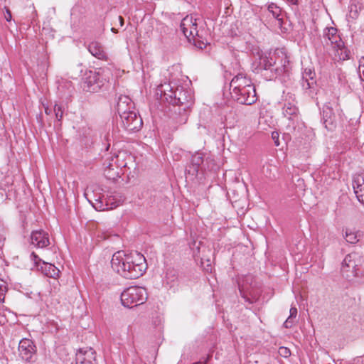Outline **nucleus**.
I'll return each mask as SVG.
<instances>
[{
  "instance_id": "f257e3e1",
  "label": "nucleus",
  "mask_w": 364,
  "mask_h": 364,
  "mask_svg": "<svg viewBox=\"0 0 364 364\" xmlns=\"http://www.w3.org/2000/svg\"><path fill=\"white\" fill-rule=\"evenodd\" d=\"M111 266L114 271L128 279L140 277L147 268L145 257L137 252L129 254L124 251L115 252L112 255Z\"/></svg>"
},
{
  "instance_id": "f03ea898",
  "label": "nucleus",
  "mask_w": 364,
  "mask_h": 364,
  "mask_svg": "<svg viewBox=\"0 0 364 364\" xmlns=\"http://www.w3.org/2000/svg\"><path fill=\"white\" fill-rule=\"evenodd\" d=\"M156 95H159L161 100L170 105L182 107L183 111L189 109L193 103V96L191 90L172 83L159 85Z\"/></svg>"
},
{
  "instance_id": "7ed1b4c3",
  "label": "nucleus",
  "mask_w": 364,
  "mask_h": 364,
  "mask_svg": "<svg viewBox=\"0 0 364 364\" xmlns=\"http://www.w3.org/2000/svg\"><path fill=\"white\" fill-rule=\"evenodd\" d=\"M230 90L233 100L240 105H251L257 100L255 85L245 73L234 76L230 83Z\"/></svg>"
},
{
  "instance_id": "20e7f679",
  "label": "nucleus",
  "mask_w": 364,
  "mask_h": 364,
  "mask_svg": "<svg viewBox=\"0 0 364 364\" xmlns=\"http://www.w3.org/2000/svg\"><path fill=\"white\" fill-rule=\"evenodd\" d=\"M341 113L339 97L331 92L329 101L325 102L321 111V122L324 127L331 132L335 130Z\"/></svg>"
},
{
  "instance_id": "39448f33",
  "label": "nucleus",
  "mask_w": 364,
  "mask_h": 364,
  "mask_svg": "<svg viewBox=\"0 0 364 364\" xmlns=\"http://www.w3.org/2000/svg\"><path fill=\"white\" fill-rule=\"evenodd\" d=\"M322 43L323 46L331 45L335 51V59L346 60L350 58V52L334 27H326L323 32Z\"/></svg>"
},
{
  "instance_id": "423d86ee",
  "label": "nucleus",
  "mask_w": 364,
  "mask_h": 364,
  "mask_svg": "<svg viewBox=\"0 0 364 364\" xmlns=\"http://www.w3.org/2000/svg\"><path fill=\"white\" fill-rule=\"evenodd\" d=\"M180 30L186 36L190 43L200 48L203 49L206 47L208 42L199 34L197 29L196 19L191 16H186L183 18L180 24Z\"/></svg>"
},
{
  "instance_id": "0eeeda50",
  "label": "nucleus",
  "mask_w": 364,
  "mask_h": 364,
  "mask_svg": "<svg viewBox=\"0 0 364 364\" xmlns=\"http://www.w3.org/2000/svg\"><path fill=\"white\" fill-rule=\"evenodd\" d=\"M85 66L82 63H79L76 66V69L80 71V74L83 72ZM82 76V89L88 92H97L100 90L105 84V80L100 73L92 70H85Z\"/></svg>"
},
{
  "instance_id": "6e6552de",
  "label": "nucleus",
  "mask_w": 364,
  "mask_h": 364,
  "mask_svg": "<svg viewBox=\"0 0 364 364\" xmlns=\"http://www.w3.org/2000/svg\"><path fill=\"white\" fill-rule=\"evenodd\" d=\"M363 262V257L359 254L352 252L347 255L342 262L341 268L343 277L350 280L359 276L361 273Z\"/></svg>"
},
{
  "instance_id": "1a4fd4ad",
  "label": "nucleus",
  "mask_w": 364,
  "mask_h": 364,
  "mask_svg": "<svg viewBox=\"0 0 364 364\" xmlns=\"http://www.w3.org/2000/svg\"><path fill=\"white\" fill-rule=\"evenodd\" d=\"M147 299V292L145 288L141 287H130L121 294V301L124 306L133 308L144 304Z\"/></svg>"
},
{
  "instance_id": "9d476101",
  "label": "nucleus",
  "mask_w": 364,
  "mask_h": 364,
  "mask_svg": "<svg viewBox=\"0 0 364 364\" xmlns=\"http://www.w3.org/2000/svg\"><path fill=\"white\" fill-rule=\"evenodd\" d=\"M291 72V66L289 60L285 57L281 60L280 65L275 63L274 67L271 70L269 73H264L266 79L269 80L279 77L282 81H286L289 79Z\"/></svg>"
},
{
  "instance_id": "9b49d317",
  "label": "nucleus",
  "mask_w": 364,
  "mask_h": 364,
  "mask_svg": "<svg viewBox=\"0 0 364 364\" xmlns=\"http://www.w3.org/2000/svg\"><path fill=\"white\" fill-rule=\"evenodd\" d=\"M120 119L123 127L128 132L139 131L143 125L142 119L136 110L127 113Z\"/></svg>"
},
{
  "instance_id": "f8f14e48",
  "label": "nucleus",
  "mask_w": 364,
  "mask_h": 364,
  "mask_svg": "<svg viewBox=\"0 0 364 364\" xmlns=\"http://www.w3.org/2000/svg\"><path fill=\"white\" fill-rule=\"evenodd\" d=\"M20 357L26 362L34 361L36 353V348L33 342L28 338L22 339L18 344Z\"/></svg>"
},
{
  "instance_id": "ddd939ff",
  "label": "nucleus",
  "mask_w": 364,
  "mask_h": 364,
  "mask_svg": "<svg viewBox=\"0 0 364 364\" xmlns=\"http://www.w3.org/2000/svg\"><path fill=\"white\" fill-rule=\"evenodd\" d=\"M291 98V96H289V100L287 99L284 100L282 114L284 117L292 122L294 124L299 119V111L294 99Z\"/></svg>"
},
{
  "instance_id": "4468645a",
  "label": "nucleus",
  "mask_w": 364,
  "mask_h": 364,
  "mask_svg": "<svg viewBox=\"0 0 364 364\" xmlns=\"http://www.w3.org/2000/svg\"><path fill=\"white\" fill-rule=\"evenodd\" d=\"M76 364H97L95 351L87 347L79 349L76 353Z\"/></svg>"
},
{
  "instance_id": "2eb2a0df",
  "label": "nucleus",
  "mask_w": 364,
  "mask_h": 364,
  "mask_svg": "<svg viewBox=\"0 0 364 364\" xmlns=\"http://www.w3.org/2000/svg\"><path fill=\"white\" fill-rule=\"evenodd\" d=\"M135 110L134 104L132 99L127 95H120L117 103V111L120 117L126 115L130 112Z\"/></svg>"
},
{
  "instance_id": "dca6fc26",
  "label": "nucleus",
  "mask_w": 364,
  "mask_h": 364,
  "mask_svg": "<svg viewBox=\"0 0 364 364\" xmlns=\"http://www.w3.org/2000/svg\"><path fill=\"white\" fill-rule=\"evenodd\" d=\"M203 155L201 153L197 152L192 156L191 164L186 168V174L188 176H196L200 168L201 165L203 164Z\"/></svg>"
},
{
  "instance_id": "f3484780",
  "label": "nucleus",
  "mask_w": 364,
  "mask_h": 364,
  "mask_svg": "<svg viewBox=\"0 0 364 364\" xmlns=\"http://www.w3.org/2000/svg\"><path fill=\"white\" fill-rule=\"evenodd\" d=\"M31 241L38 248L46 247L50 244L48 234L43 230H33L31 235Z\"/></svg>"
},
{
  "instance_id": "a211bd4d",
  "label": "nucleus",
  "mask_w": 364,
  "mask_h": 364,
  "mask_svg": "<svg viewBox=\"0 0 364 364\" xmlns=\"http://www.w3.org/2000/svg\"><path fill=\"white\" fill-rule=\"evenodd\" d=\"M353 80L360 84H361L362 82H364V56H363L359 60V68L357 75H350L348 79H346V83L348 84V87L351 90L356 89V85L353 82Z\"/></svg>"
},
{
  "instance_id": "6ab92c4d",
  "label": "nucleus",
  "mask_w": 364,
  "mask_h": 364,
  "mask_svg": "<svg viewBox=\"0 0 364 364\" xmlns=\"http://www.w3.org/2000/svg\"><path fill=\"white\" fill-rule=\"evenodd\" d=\"M353 188L358 200L364 205V174L353 177Z\"/></svg>"
},
{
  "instance_id": "aec40b11",
  "label": "nucleus",
  "mask_w": 364,
  "mask_h": 364,
  "mask_svg": "<svg viewBox=\"0 0 364 364\" xmlns=\"http://www.w3.org/2000/svg\"><path fill=\"white\" fill-rule=\"evenodd\" d=\"M274 65L275 61L272 58L262 55L259 57V63L255 70L257 73H261L264 75V73H269Z\"/></svg>"
},
{
  "instance_id": "412c9836",
  "label": "nucleus",
  "mask_w": 364,
  "mask_h": 364,
  "mask_svg": "<svg viewBox=\"0 0 364 364\" xmlns=\"http://www.w3.org/2000/svg\"><path fill=\"white\" fill-rule=\"evenodd\" d=\"M89 52L95 58L100 60H106L107 55L102 44L97 41L91 42L88 45Z\"/></svg>"
},
{
  "instance_id": "4be33fe9",
  "label": "nucleus",
  "mask_w": 364,
  "mask_h": 364,
  "mask_svg": "<svg viewBox=\"0 0 364 364\" xmlns=\"http://www.w3.org/2000/svg\"><path fill=\"white\" fill-rule=\"evenodd\" d=\"M301 85L305 94L310 97L314 98V97L317 95L318 91V86L316 80H301Z\"/></svg>"
},
{
  "instance_id": "5701e85b",
  "label": "nucleus",
  "mask_w": 364,
  "mask_h": 364,
  "mask_svg": "<svg viewBox=\"0 0 364 364\" xmlns=\"http://www.w3.org/2000/svg\"><path fill=\"white\" fill-rule=\"evenodd\" d=\"M42 272L48 277L55 278L59 274V269L53 264L42 262L40 266Z\"/></svg>"
},
{
  "instance_id": "b1692460",
  "label": "nucleus",
  "mask_w": 364,
  "mask_h": 364,
  "mask_svg": "<svg viewBox=\"0 0 364 364\" xmlns=\"http://www.w3.org/2000/svg\"><path fill=\"white\" fill-rule=\"evenodd\" d=\"M14 183V178L11 175L9 174H4L3 177L0 179V189H2L4 191L8 190V191H10L12 190V186Z\"/></svg>"
},
{
  "instance_id": "393cba45",
  "label": "nucleus",
  "mask_w": 364,
  "mask_h": 364,
  "mask_svg": "<svg viewBox=\"0 0 364 364\" xmlns=\"http://www.w3.org/2000/svg\"><path fill=\"white\" fill-rule=\"evenodd\" d=\"M267 12L272 16L276 20L278 21L279 24L282 23V10L277 6L276 4L272 3L267 7Z\"/></svg>"
},
{
  "instance_id": "a878e982",
  "label": "nucleus",
  "mask_w": 364,
  "mask_h": 364,
  "mask_svg": "<svg viewBox=\"0 0 364 364\" xmlns=\"http://www.w3.org/2000/svg\"><path fill=\"white\" fill-rule=\"evenodd\" d=\"M297 309L295 306H291L289 310V316L284 323V326L287 328H291L295 323Z\"/></svg>"
},
{
  "instance_id": "bb28decb",
  "label": "nucleus",
  "mask_w": 364,
  "mask_h": 364,
  "mask_svg": "<svg viewBox=\"0 0 364 364\" xmlns=\"http://www.w3.org/2000/svg\"><path fill=\"white\" fill-rule=\"evenodd\" d=\"M178 275L175 269H168L166 273L165 281L170 287H173L177 281Z\"/></svg>"
},
{
  "instance_id": "cd10ccee",
  "label": "nucleus",
  "mask_w": 364,
  "mask_h": 364,
  "mask_svg": "<svg viewBox=\"0 0 364 364\" xmlns=\"http://www.w3.org/2000/svg\"><path fill=\"white\" fill-rule=\"evenodd\" d=\"M358 234L357 232L346 230L345 235L346 241L350 244H355L359 240Z\"/></svg>"
},
{
  "instance_id": "c85d7f7f",
  "label": "nucleus",
  "mask_w": 364,
  "mask_h": 364,
  "mask_svg": "<svg viewBox=\"0 0 364 364\" xmlns=\"http://www.w3.org/2000/svg\"><path fill=\"white\" fill-rule=\"evenodd\" d=\"M361 11L362 9L360 5L352 4L349 6V16L353 19H356Z\"/></svg>"
},
{
  "instance_id": "c756f323",
  "label": "nucleus",
  "mask_w": 364,
  "mask_h": 364,
  "mask_svg": "<svg viewBox=\"0 0 364 364\" xmlns=\"http://www.w3.org/2000/svg\"><path fill=\"white\" fill-rule=\"evenodd\" d=\"M315 72L311 68H306L302 73L301 80H315Z\"/></svg>"
},
{
  "instance_id": "7c9ffc66",
  "label": "nucleus",
  "mask_w": 364,
  "mask_h": 364,
  "mask_svg": "<svg viewBox=\"0 0 364 364\" xmlns=\"http://www.w3.org/2000/svg\"><path fill=\"white\" fill-rule=\"evenodd\" d=\"M7 285L3 280H0V301L4 302L5 299V294L7 291Z\"/></svg>"
},
{
  "instance_id": "2f4dec72",
  "label": "nucleus",
  "mask_w": 364,
  "mask_h": 364,
  "mask_svg": "<svg viewBox=\"0 0 364 364\" xmlns=\"http://www.w3.org/2000/svg\"><path fill=\"white\" fill-rule=\"evenodd\" d=\"M54 112H55L56 119L58 121H60L63 116V111L62 106L55 105L54 107Z\"/></svg>"
},
{
  "instance_id": "473e14b6",
  "label": "nucleus",
  "mask_w": 364,
  "mask_h": 364,
  "mask_svg": "<svg viewBox=\"0 0 364 364\" xmlns=\"http://www.w3.org/2000/svg\"><path fill=\"white\" fill-rule=\"evenodd\" d=\"M6 230L4 223L0 220V244L5 240Z\"/></svg>"
},
{
  "instance_id": "72a5a7b5",
  "label": "nucleus",
  "mask_w": 364,
  "mask_h": 364,
  "mask_svg": "<svg viewBox=\"0 0 364 364\" xmlns=\"http://www.w3.org/2000/svg\"><path fill=\"white\" fill-rule=\"evenodd\" d=\"M31 258L32 259V260H33V262L36 263L37 266H41V264H42L43 261L35 252H32L31 254Z\"/></svg>"
},
{
  "instance_id": "f704fd0d",
  "label": "nucleus",
  "mask_w": 364,
  "mask_h": 364,
  "mask_svg": "<svg viewBox=\"0 0 364 364\" xmlns=\"http://www.w3.org/2000/svg\"><path fill=\"white\" fill-rule=\"evenodd\" d=\"M279 353H280L281 355L286 358L289 356L291 354L290 350L286 347H281L279 348Z\"/></svg>"
},
{
  "instance_id": "c9c22d12",
  "label": "nucleus",
  "mask_w": 364,
  "mask_h": 364,
  "mask_svg": "<svg viewBox=\"0 0 364 364\" xmlns=\"http://www.w3.org/2000/svg\"><path fill=\"white\" fill-rule=\"evenodd\" d=\"M279 133L277 132H273L272 133V138L274 140L275 146H278L279 145Z\"/></svg>"
},
{
  "instance_id": "e433bc0d",
  "label": "nucleus",
  "mask_w": 364,
  "mask_h": 364,
  "mask_svg": "<svg viewBox=\"0 0 364 364\" xmlns=\"http://www.w3.org/2000/svg\"><path fill=\"white\" fill-rule=\"evenodd\" d=\"M5 9H6L5 18L7 21H10L12 18L11 11L6 7H5Z\"/></svg>"
},
{
  "instance_id": "4c0bfd02",
  "label": "nucleus",
  "mask_w": 364,
  "mask_h": 364,
  "mask_svg": "<svg viewBox=\"0 0 364 364\" xmlns=\"http://www.w3.org/2000/svg\"><path fill=\"white\" fill-rule=\"evenodd\" d=\"M118 19L119 21L120 25L122 26L124 25V18L119 16H118Z\"/></svg>"
},
{
  "instance_id": "58836bf2",
  "label": "nucleus",
  "mask_w": 364,
  "mask_h": 364,
  "mask_svg": "<svg viewBox=\"0 0 364 364\" xmlns=\"http://www.w3.org/2000/svg\"><path fill=\"white\" fill-rule=\"evenodd\" d=\"M123 155H124V154H121V153H119V154L117 156V161H119V158L122 157V156H123Z\"/></svg>"
},
{
  "instance_id": "ea45409f",
  "label": "nucleus",
  "mask_w": 364,
  "mask_h": 364,
  "mask_svg": "<svg viewBox=\"0 0 364 364\" xmlns=\"http://www.w3.org/2000/svg\"><path fill=\"white\" fill-rule=\"evenodd\" d=\"M118 166H122L126 167V166H127V164H126V163H125V164H123V163H119V164H118Z\"/></svg>"
},
{
  "instance_id": "a19ab883",
  "label": "nucleus",
  "mask_w": 364,
  "mask_h": 364,
  "mask_svg": "<svg viewBox=\"0 0 364 364\" xmlns=\"http://www.w3.org/2000/svg\"><path fill=\"white\" fill-rule=\"evenodd\" d=\"M112 31L114 33H117V30L114 28H112Z\"/></svg>"
},
{
  "instance_id": "79ce46f5",
  "label": "nucleus",
  "mask_w": 364,
  "mask_h": 364,
  "mask_svg": "<svg viewBox=\"0 0 364 364\" xmlns=\"http://www.w3.org/2000/svg\"><path fill=\"white\" fill-rule=\"evenodd\" d=\"M45 112H46V113L47 114H49L48 108H46Z\"/></svg>"
}]
</instances>
